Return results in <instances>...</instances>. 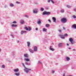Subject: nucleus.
<instances>
[{
  "mask_svg": "<svg viewBox=\"0 0 76 76\" xmlns=\"http://www.w3.org/2000/svg\"><path fill=\"white\" fill-rule=\"evenodd\" d=\"M22 65L24 67V70L25 72L26 73H28L29 72V71H31V69H28V68H27L25 67V65H24V64L23 63H22Z\"/></svg>",
  "mask_w": 76,
  "mask_h": 76,
  "instance_id": "nucleus-1",
  "label": "nucleus"
},
{
  "mask_svg": "<svg viewBox=\"0 0 76 76\" xmlns=\"http://www.w3.org/2000/svg\"><path fill=\"white\" fill-rule=\"evenodd\" d=\"M33 13L34 14H37L38 13V9L35 8L33 10Z\"/></svg>",
  "mask_w": 76,
  "mask_h": 76,
  "instance_id": "nucleus-2",
  "label": "nucleus"
},
{
  "mask_svg": "<svg viewBox=\"0 0 76 76\" xmlns=\"http://www.w3.org/2000/svg\"><path fill=\"white\" fill-rule=\"evenodd\" d=\"M61 21L63 22L66 23V22H67V19L66 18H64L61 19Z\"/></svg>",
  "mask_w": 76,
  "mask_h": 76,
  "instance_id": "nucleus-3",
  "label": "nucleus"
},
{
  "mask_svg": "<svg viewBox=\"0 0 76 76\" xmlns=\"http://www.w3.org/2000/svg\"><path fill=\"white\" fill-rule=\"evenodd\" d=\"M50 12H47L46 11H45L43 13V15H50Z\"/></svg>",
  "mask_w": 76,
  "mask_h": 76,
  "instance_id": "nucleus-4",
  "label": "nucleus"
},
{
  "mask_svg": "<svg viewBox=\"0 0 76 76\" xmlns=\"http://www.w3.org/2000/svg\"><path fill=\"white\" fill-rule=\"evenodd\" d=\"M69 40V41L71 42V44H74V42H73V39L72 37L70 38Z\"/></svg>",
  "mask_w": 76,
  "mask_h": 76,
  "instance_id": "nucleus-5",
  "label": "nucleus"
},
{
  "mask_svg": "<svg viewBox=\"0 0 76 76\" xmlns=\"http://www.w3.org/2000/svg\"><path fill=\"white\" fill-rule=\"evenodd\" d=\"M49 49L50 50H51V51H54V49L53 48V47L51 46H50V47Z\"/></svg>",
  "mask_w": 76,
  "mask_h": 76,
  "instance_id": "nucleus-6",
  "label": "nucleus"
},
{
  "mask_svg": "<svg viewBox=\"0 0 76 76\" xmlns=\"http://www.w3.org/2000/svg\"><path fill=\"white\" fill-rule=\"evenodd\" d=\"M27 31H21L20 32V34L21 35H23V34H24V33H26Z\"/></svg>",
  "mask_w": 76,
  "mask_h": 76,
  "instance_id": "nucleus-7",
  "label": "nucleus"
},
{
  "mask_svg": "<svg viewBox=\"0 0 76 76\" xmlns=\"http://www.w3.org/2000/svg\"><path fill=\"white\" fill-rule=\"evenodd\" d=\"M37 23L39 24H41V19H38V21L37 22Z\"/></svg>",
  "mask_w": 76,
  "mask_h": 76,
  "instance_id": "nucleus-8",
  "label": "nucleus"
},
{
  "mask_svg": "<svg viewBox=\"0 0 76 76\" xmlns=\"http://www.w3.org/2000/svg\"><path fill=\"white\" fill-rule=\"evenodd\" d=\"M59 36L61 37V38H62V39H64L65 38L64 37V35L60 34L59 35Z\"/></svg>",
  "mask_w": 76,
  "mask_h": 76,
  "instance_id": "nucleus-9",
  "label": "nucleus"
},
{
  "mask_svg": "<svg viewBox=\"0 0 76 76\" xmlns=\"http://www.w3.org/2000/svg\"><path fill=\"white\" fill-rule=\"evenodd\" d=\"M24 56L26 58H28V55L27 53H25L24 54Z\"/></svg>",
  "mask_w": 76,
  "mask_h": 76,
  "instance_id": "nucleus-10",
  "label": "nucleus"
},
{
  "mask_svg": "<svg viewBox=\"0 0 76 76\" xmlns=\"http://www.w3.org/2000/svg\"><path fill=\"white\" fill-rule=\"evenodd\" d=\"M71 27L72 28H74L75 29H76V24H74L71 26Z\"/></svg>",
  "mask_w": 76,
  "mask_h": 76,
  "instance_id": "nucleus-11",
  "label": "nucleus"
},
{
  "mask_svg": "<svg viewBox=\"0 0 76 76\" xmlns=\"http://www.w3.org/2000/svg\"><path fill=\"white\" fill-rule=\"evenodd\" d=\"M19 69L18 68L14 69V71L15 72H18L19 71Z\"/></svg>",
  "mask_w": 76,
  "mask_h": 76,
  "instance_id": "nucleus-12",
  "label": "nucleus"
},
{
  "mask_svg": "<svg viewBox=\"0 0 76 76\" xmlns=\"http://www.w3.org/2000/svg\"><path fill=\"white\" fill-rule=\"evenodd\" d=\"M52 19L53 20V22L56 23V18L54 17H52Z\"/></svg>",
  "mask_w": 76,
  "mask_h": 76,
  "instance_id": "nucleus-13",
  "label": "nucleus"
},
{
  "mask_svg": "<svg viewBox=\"0 0 76 76\" xmlns=\"http://www.w3.org/2000/svg\"><path fill=\"white\" fill-rule=\"evenodd\" d=\"M58 45L60 47H62V46H63V43H60L58 44Z\"/></svg>",
  "mask_w": 76,
  "mask_h": 76,
  "instance_id": "nucleus-14",
  "label": "nucleus"
},
{
  "mask_svg": "<svg viewBox=\"0 0 76 76\" xmlns=\"http://www.w3.org/2000/svg\"><path fill=\"white\" fill-rule=\"evenodd\" d=\"M24 61H30V59L29 58H25L24 59Z\"/></svg>",
  "mask_w": 76,
  "mask_h": 76,
  "instance_id": "nucleus-15",
  "label": "nucleus"
},
{
  "mask_svg": "<svg viewBox=\"0 0 76 76\" xmlns=\"http://www.w3.org/2000/svg\"><path fill=\"white\" fill-rule=\"evenodd\" d=\"M34 51H37V46H35L34 48Z\"/></svg>",
  "mask_w": 76,
  "mask_h": 76,
  "instance_id": "nucleus-16",
  "label": "nucleus"
},
{
  "mask_svg": "<svg viewBox=\"0 0 76 76\" xmlns=\"http://www.w3.org/2000/svg\"><path fill=\"white\" fill-rule=\"evenodd\" d=\"M26 65H27V66H30L31 65V64L28 62H26L25 63Z\"/></svg>",
  "mask_w": 76,
  "mask_h": 76,
  "instance_id": "nucleus-17",
  "label": "nucleus"
},
{
  "mask_svg": "<svg viewBox=\"0 0 76 76\" xmlns=\"http://www.w3.org/2000/svg\"><path fill=\"white\" fill-rule=\"evenodd\" d=\"M47 29L45 28H43V32H47Z\"/></svg>",
  "mask_w": 76,
  "mask_h": 76,
  "instance_id": "nucleus-18",
  "label": "nucleus"
},
{
  "mask_svg": "<svg viewBox=\"0 0 76 76\" xmlns=\"http://www.w3.org/2000/svg\"><path fill=\"white\" fill-rule=\"evenodd\" d=\"M15 75L16 76H19V75H20V73L19 72H18V73H15Z\"/></svg>",
  "mask_w": 76,
  "mask_h": 76,
  "instance_id": "nucleus-19",
  "label": "nucleus"
},
{
  "mask_svg": "<svg viewBox=\"0 0 76 76\" xmlns=\"http://www.w3.org/2000/svg\"><path fill=\"white\" fill-rule=\"evenodd\" d=\"M66 59L67 61H69L70 60V58L69 57H66Z\"/></svg>",
  "mask_w": 76,
  "mask_h": 76,
  "instance_id": "nucleus-20",
  "label": "nucleus"
},
{
  "mask_svg": "<svg viewBox=\"0 0 76 76\" xmlns=\"http://www.w3.org/2000/svg\"><path fill=\"white\" fill-rule=\"evenodd\" d=\"M27 46L29 47L30 46V42H27Z\"/></svg>",
  "mask_w": 76,
  "mask_h": 76,
  "instance_id": "nucleus-21",
  "label": "nucleus"
},
{
  "mask_svg": "<svg viewBox=\"0 0 76 76\" xmlns=\"http://www.w3.org/2000/svg\"><path fill=\"white\" fill-rule=\"evenodd\" d=\"M29 51L31 53H34V51H33V50H32V49H29Z\"/></svg>",
  "mask_w": 76,
  "mask_h": 76,
  "instance_id": "nucleus-22",
  "label": "nucleus"
},
{
  "mask_svg": "<svg viewBox=\"0 0 76 76\" xmlns=\"http://www.w3.org/2000/svg\"><path fill=\"white\" fill-rule=\"evenodd\" d=\"M12 27H17V25L16 24H12Z\"/></svg>",
  "mask_w": 76,
  "mask_h": 76,
  "instance_id": "nucleus-23",
  "label": "nucleus"
},
{
  "mask_svg": "<svg viewBox=\"0 0 76 76\" xmlns=\"http://www.w3.org/2000/svg\"><path fill=\"white\" fill-rule=\"evenodd\" d=\"M45 26L47 28H49V27L50 26V24H46L45 25Z\"/></svg>",
  "mask_w": 76,
  "mask_h": 76,
  "instance_id": "nucleus-24",
  "label": "nucleus"
},
{
  "mask_svg": "<svg viewBox=\"0 0 76 76\" xmlns=\"http://www.w3.org/2000/svg\"><path fill=\"white\" fill-rule=\"evenodd\" d=\"M10 7H13L14 6V5L13 4H10Z\"/></svg>",
  "mask_w": 76,
  "mask_h": 76,
  "instance_id": "nucleus-25",
  "label": "nucleus"
},
{
  "mask_svg": "<svg viewBox=\"0 0 76 76\" xmlns=\"http://www.w3.org/2000/svg\"><path fill=\"white\" fill-rule=\"evenodd\" d=\"M60 12L61 13H64V10H63V9L61 10Z\"/></svg>",
  "mask_w": 76,
  "mask_h": 76,
  "instance_id": "nucleus-26",
  "label": "nucleus"
},
{
  "mask_svg": "<svg viewBox=\"0 0 76 76\" xmlns=\"http://www.w3.org/2000/svg\"><path fill=\"white\" fill-rule=\"evenodd\" d=\"M23 23H24V20H22L20 21V23H21V24H23Z\"/></svg>",
  "mask_w": 76,
  "mask_h": 76,
  "instance_id": "nucleus-27",
  "label": "nucleus"
},
{
  "mask_svg": "<svg viewBox=\"0 0 76 76\" xmlns=\"http://www.w3.org/2000/svg\"><path fill=\"white\" fill-rule=\"evenodd\" d=\"M44 8H43V7L41 8L40 10H41L42 12V11H44Z\"/></svg>",
  "mask_w": 76,
  "mask_h": 76,
  "instance_id": "nucleus-28",
  "label": "nucleus"
},
{
  "mask_svg": "<svg viewBox=\"0 0 76 76\" xmlns=\"http://www.w3.org/2000/svg\"><path fill=\"white\" fill-rule=\"evenodd\" d=\"M66 7H67V8H70V7H71V6L67 5H66Z\"/></svg>",
  "mask_w": 76,
  "mask_h": 76,
  "instance_id": "nucleus-29",
  "label": "nucleus"
},
{
  "mask_svg": "<svg viewBox=\"0 0 76 76\" xmlns=\"http://www.w3.org/2000/svg\"><path fill=\"white\" fill-rule=\"evenodd\" d=\"M31 27H28V30L29 31H31Z\"/></svg>",
  "mask_w": 76,
  "mask_h": 76,
  "instance_id": "nucleus-30",
  "label": "nucleus"
},
{
  "mask_svg": "<svg viewBox=\"0 0 76 76\" xmlns=\"http://www.w3.org/2000/svg\"><path fill=\"white\" fill-rule=\"evenodd\" d=\"M64 35V37H67V36H68V34H65Z\"/></svg>",
  "mask_w": 76,
  "mask_h": 76,
  "instance_id": "nucleus-31",
  "label": "nucleus"
},
{
  "mask_svg": "<svg viewBox=\"0 0 76 76\" xmlns=\"http://www.w3.org/2000/svg\"><path fill=\"white\" fill-rule=\"evenodd\" d=\"M17 22L16 21H14L12 22V23H17Z\"/></svg>",
  "mask_w": 76,
  "mask_h": 76,
  "instance_id": "nucleus-32",
  "label": "nucleus"
},
{
  "mask_svg": "<svg viewBox=\"0 0 76 76\" xmlns=\"http://www.w3.org/2000/svg\"><path fill=\"white\" fill-rule=\"evenodd\" d=\"M73 18H74V19H76V16L75 15H74L73 16Z\"/></svg>",
  "mask_w": 76,
  "mask_h": 76,
  "instance_id": "nucleus-33",
  "label": "nucleus"
},
{
  "mask_svg": "<svg viewBox=\"0 0 76 76\" xmlns=\"http://www.w3.org/2000/svg\"><path fill=\"white\" fill-rule=\"evenodd\" d=\"M16 3H17V4H20V2L17 1L16 2Z\"/></svg>",
  "mask_w": 76,
  "mask_h": 76,
  "instance_id": "nucleus-34",
  "label": "nucleus"
},
{
  "mask_svg": "<svg viewBox=\"0 0 76 76\" xmlns=\"http://www.w3.org/2000/svg\"><path fill=\"white\" fill-rule=\"evenodd\" d=\"M54 72H55V71L53 70H52V73L53 74H54Z\"/></svg>",
  "mask_w": 76,
  "mask_h": 76,
  "instance_id": "nucleus-35",
  "label": "nucleus"
},
{
  "mask_svg": "<svg viewBox=\"0 0 76 76\" xmlns=\"http://www.w3.org/2000/svg\"><path fill=\"white\" fill-rule=\"evenodd\" d=\"M25 17H26V18H28V17H29V16H28V15H25Z\"/></svg>",
  "mask_w": 76,
  "mask_h": 76,
  "instance_id": "nucleus-36",
  "label": "nucleus"
},
{
  "mask_svg": "<svg viewBox=\"0 0 76 76\" xmlns=\"http://www.w3.org/2000/svg\"><path fill=\"white\" fill-rule=\"evenodd\" d=\"M25 29H26V30H27V31H28V28L27 27H26Z\"/></svg>",
  "mask_w": 76,
  "mask_h": 76,
  "instance_id": "nucleus-37",
  "label": "nucleus"
},
{
  "mask_svg": "<svg viewBox=\"0 0 76 76\" xmlns=\"http://www.w3.org/2000/svg\"><path fill=\"white\" fill-rule=\"evenodd\" d=\"M38 63H39V64H41V62L40 61H39Z\"/></svg>",
  "mask_w": 76,
  "mask_h": 76,
  "instance_id": "nucleus-38",
  "label": "nucleus"
},
{
  "mask_svg": "<svg viewBox=\"0 0 76 76\" xmlns=\"http://www.w3.org/2000/svg\"><path fill=\"white\" fill-rule=\"evenodd\" d=\"M11 36L12 37V38H14V36L12 34H11Z\"/></svg>",
  "mask_w": 76,
  "mask_h": 76,
  "instance_id": "nucleus-39",
  "label": "nucleus"
},
{
  "mask_svg": "<svg viewBox=\"0 0 76 76\" xmlns=\"http://www.w3.org/2000/svg\"><path fill=\"white\" fill-rule=\"evenodd\" d=\"M74 12H76V8L74 9Z\"/></svg>",
  "mask_w": 76,
  "mask_h": 76,
  "instance_id": "nucleus-40",
  "label": "nucleus"
},
{
  "mask_svg": "<svg viewBox=\"0 0 76 76\" xmlns=\"http://www.w3.org/2000/svg\"><path fill=\"white\" fill-rule=\"evenodd\" d=\"M2 67L3 68H4V67H5V66L4 65H2Z\"/></svg>",
  "mask_w": 76,
  "mask_h": 76,
  "instance_id": "nucleus-41",
  "label": "nucleus"
},
{
  "mask_svg": "<svg viewBox=\"0 0 76 76\" xmlns=\"http://www.w3.org/2000/svg\"><path fill=\"white\" fill-rule=\"evenodd\" d=\"M51 2L52 3H53V4H54V2L52 0H51Z\"/></svg>",
  "mask_w": 76,
  "mask_h": 76,
  "instance_id": "nucleus-42",
  "label": "nucleus"
},
{
  "mask_svg": "<svg viewBox=\"0 0 76 76\" xmlns=\"http://www.w3.org/2000/svg\"><path fill=\"white\" fill-rule=\"evenodd\" d=\"M7 7V5H5L4 6V7H5V8H6V7Z\"/></svg>",
  "mask_w": 76,
  "mask_h": 76,
  "instance_id": "nucleus-43",
  "label": "nucleus"
},
{
  "mask_svg": "<svg viewBox=\"0 0 76 76\" xmlns=\"http://www.w3.org/2000/svg\"><path fill=\"white\" fill-rule=\"evenodd\" d=\"M51 0H48V2L49 3H50V1H51Z\"/></svg>",
  "mask_w": 76,
  "mask_h": 76,
  "instance_id": "nucleus-44",
  "label": "nucleus"
},
{
  "mask_svg": "<svg viewBox=\"0 0 76 76\" xmlns=\"http://www.w3.org/2000/svg\"><path fill=\"white\" fill-rule=\"evenodd\" d=\"M58 31H59V32H61V30H58Z\"/></svg>",
  "mask_w": 76,
  "mask_h": 76,
  "instance_id": "nucleus-45",
  "label": "nucleus"
},
{
  "mask_svg": "<svg viewBox=\"0 0 76 76\" xmlns=\"http://www.w3.org/2000/svg\"><path fill=\"white\" fill-rule=\"evenodd\" d=\"M20 42V41L18 40L17 42V43H19V42Z\"/></svg>",
  "mask_w": 76,
  "mask_h": 76,
  "instance_id": "nucleus-46",
  "label": "nucleus"
},
{
  "mask_svg": "<svg viewBox=\"0 0 76 76\" xmlns=\"http://www.w3.org/2000/svg\"><path fill=\"white\" fill-rule=\"evenodd\" d=\"M35 30H36V31H38V28H35Z\"/></svg>",
  "mask_w": 76,
  "mask_h": 76,
  "instance_id": "nucleus-47",
  "label": "nucleus"
},
{
  "mask_svg": "<svg viewBox=\"0 0 76 76\" xmlns=\"http://www.w3.org/2000/svg\"><path fill=\"white\" fill-rule=\"evenodd\" d=\"M48 21H49V22H51V20H50L49 19L48 20Z\"/></svg>",
  "mask_w": 76,
  "mask_h": 76,
  "instance_id": "nucleus-48",
  "label": "nucleus"
},
{
  "mask_svg": "<svg viewBox=\"0 0 76 76\" xmlns=\"http://www.w3.org/2000/svg\"><path fill=\"white\" fill-rule=\"evenodd\" d=\"M63 29H64V30H65V29H66V28H64V27H63Z\"/></svg>",
  "mask_w": 76,
  "mask_h": 76,
  "instance_id": "nucleus-49",
  "label": "nucleus"
},
{
  "mask_svg": "<svg viewBox=\"0 0 76 76\" xmlns=\"http://www.w3.org/2000/svg\"><path fill=\"white\" fill-rule=\"evenodd\" d=\"M75 66H74V67H72V69H75Z\"/></svg>",
  "mask_w": 76,
  "mask_h": 76,
  "instance_id": "nucleus-50",
  "label": "nucleus"
},
{
  "mask_svg": "<svg viewBox=\"0 0 76 76\" xmlns=\"http://www.w3.org/2000/svg\"><path fill=\"white\" fill-rule=\"evenodd\" d=\"M65 76V74L64 73L63 74V76Z\"/></svg>",
  "mask_w": 76,
  "mask_h": 76,
  "instance_id": "nucleus-51",
  "label": "nucleus"
},
{
  "mask_svg": "<svg viewBox=\"0 0 76 76\" xmlns=\"http://www.w3.org/2000/svg\"><path fill=\"white\" fill-rule=\"evenodd\" d=\"M67 46H69V44H67Z\"/></svg>",
  "mask_w": 76,
  "mask_h": 76,
  "instance_id": "nucleus-52",
  "label": "nucleus"
},
{
  "mask_svg": "<svg viewBox=\"0 0 76 76\" xmlns=\"http://www.w3.org/2000/svg\"><path fill=\"white\" fill-rule=\"evenodd\" d=\"M69 50H70V49H71V48H69Z\"/></svg>",
  "mask_w": 76,
  "mask_h": 76,
  "instance_id": "nucleus-53",
  "label": "nucleus"
},
{
  "mask_svg": "<svg viewBox=\"0 0 76 76\" xmlns=\"http://www.w3.org/2000/svg\"><path fill=\"white\" fill-rule=\"evenodd\" d=\"M75 49H74L73 50V51H75Z\"/></svg>",
  "mask_w": 76,
  "mask_h": 76,
  "instance_id": "nucleus-54",
  "label": "nucleus"
},
{
  "mask_svg": "<svg viewBox=\"0 0 76 76\" xmlns=\"http://www.w3.org/2000/svg\"><path fill=\"white\" fill-rule=\"evenodd\" d=\"M1 49H0V51H1Z\"/></svg>",
  "mask_w": 76,
  "mask_h": 76,
  "instance_id": "nucleus-55",
  "label": "nucleus"
},
{
  "mask_svg": "<svg viewBox=\"0 0 76 76\" xmlns=\"http://www.w3.org/2000/svg\"><path fill=\"white\" fill-rule=\"evenodd\" d=\"M35 4H37V3H35Z\"/></svg>",
  "mask_w": 76,
  "mask_h": 76,
  "instance_id": "nucleus-56",
  "label": "nucleus"
},
{
  "mask_svg": "<svg viewBox=\"0 0 76 76\" xmlns=\"http://www.w3.org/2000/svg\"><path fill=\"white\" fill-rule=\"evenodd\" d=\"M2 25H3V23L2 24Z\"/></svg>",
  "mask_w": 76,
  "mask_h": 76,
  "instance_id": "nucleus-57",
  "label": "nucleus"
}]
</instances>
